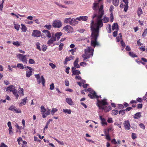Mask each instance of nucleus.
I'll return each instance as SVG.
<instances>
[{
	"label": "nucleus",
	"instance_id": "2f4dec72",
	"mask_svg": "<svg viewBox=\"0 0 147 147\" xmlns=\"http://www.w3.org/2000/svg\"><path fill=\"white\" fill-rule=\"evenodd\" d=\"M71 18H66L64 20L63 22L64 23L67 24L68 23L70 24V23L71 22Z\"/></svg>",
	"mask_w": 147,
	"mask_h": 147
},
{
	"label": "nucleus",
	"instance_id": "ea45409f",
	"mask_svg": "<svg viewBox=\"0 0 147 147\" xmlns=\"http://www.w3.org/2000/svg\"><path fill=\"white\" fill-rule=\"evenodd\" d=\"M106 29L108 30V32L109 33L111 32V25L110 24H108V26L107 27Z\"/></svg>",
	"mask_w": 147,
	"mask_h": 147
},
{
	"label": "nucleus",
	"instance_id": "a18cd8bd",
	"mask_svg": "<svg viewBox=\"0 0 147 147\" xmlns=\"http://www.w3.org/2000/svg\"><path fill=\"white\" fill-rule=\"evenodd\" d=\"M23 91L24 90L23 88L20 89V90H19L18 93L20 96H23L24 95Z\"/></svg>",
	"mask_w": 147,
	"mask_h": 147
},
{
	"label": "nucleus",
	"instance_id": "aec40b11",
	"mask_svg": "<svg viewBox=\"0 0 147 147\" xmlns=\"http://www.w3.org/2000/svg\"><path fill=\"white\" fill-rule=\"evenodd\" d=\"M42 32L45 33V34L46 36L50 38L51 37V34L50 32L47 30H43L42 31Z\"/></svg>",
	"mask_w": 147,
	"mask_h": 147
},
{
	"label": "nucleus",
	"instance_id": "6e6552de",
	"mask_svg": "<svg viewBox=\"0 0 147 147\" xmlns=\"http://www.w3.org/2000/svg\"><path fill=\"white\" fill-rule=\"evenodd\" d=\"M41 34V32L40 31L38 30H34L32 34V36L34 37H38L40 36Z\"/></svg>",
	"mask_w": 147,
	"mask_h": 147
},
{
	"label": "nucleus",
	"instance_id": "bf43d9fd",
	"mask_svg": "<svg viewBox=\"0 0 147 147\" xmlns=\"http://www.w3.org/2000/svg\"><path fill=\"white\" fill-rule=\"evenodd\" d=\"M120 42L122 47L123 48H124L125 46V43L123 42V40H121Z\"/></svg>",
	"mask_w": 147,
	"mask_h": 147
},
{
	"label": "nucleus",
	"instance_id": "052dcab7",
	"mask_svg": "<svg viewBox=\"0 0 147 147\" xmlns=\"http://www.w3.org/2000/svg\"><path fill=\"white\" fill-rule=\"evenodd\" d=\"M76 48H74L72 49H71L70 50V51L71 52V54L72 55H74V53L76 52Z\"/></svg>",
	"mask_w": 147,
	"mask_h": 147
},
{
	"label": "nucleus",
	"instance_id": "f03ea898",
	"mask_svg": "<svg viewBox=\"0 0 147 147\" xmlns=\"http://www.w3.org/2000/svg\"><path fill=\"white\" fill-rule=\"evenodd\" d=\"M87 90L90 93L89 94L88 96L91 99L94 98L98 99L99 97H101L100 95V96L97 95L95 91L91 88H88Z\"/></svg>",
	"mask_w": 147,
	"mask_h": 147
},
{
	"label": "nucleus",
	"instance_id": "9d476101",
	"mask_svg": "<svg viewBox=\"0 0 147 147\" xmlns=\"http://www.w3.org/2000/svg\"><path fill=\"white\" fill-rule=\"evenodd\" d=\"M63 29L68 33L72 32L73 31L72 27L69 25H67L64 26L63 28Z\"/></svg>",
	"mask_w": 147,
	"mask_h": 147
},
{
	"label": "nucleus",
	"instance_id": "20e7f679",
	"mask_svg": "<svg viewBox=\"0 0 147 147\" xmlns=\"http://www.w3.org/2000/svg\"><path fill=\"white\" fill-rule=\"evenodd\" d=\"M18 57L21 61L24 63L26 64L27 63V58L29 57L28 55H24L21 54H19L17 55Z\"/></svg>",
	"mask_w": 147,
	"mask_h": 147
},
{
	"label": "nucleus",
	"instance_id": "e2e57ef3",
	"mask_svg": "<svg viewBox=\"0 0 147 147\" xmlns=\"http://www.w3.org/2000/svg\"><path fill=\"white\" fill-rule=\"evenodd\" d=\"M124 11L125 12H126L128 8V5H124Z\"/></svg>",
	"mask_w": 147,
	"mask_h": 147
},
{
	"label": "nucleus",
	"instance_id": "58836bf2",
	"mask_svg": "<svg viewBox=\"0 0 147 147\" xmlns=\"http://www.w3.org/2000/svg\"><path fill=\"white\" fill-rule=\"evenodd\" d=\"M146 36H147V28L144 30L142 34V36L143 37H145Z\"/></svg>",
	"mask_w": 147,
	"mask_h": 147
},
{
	"label": "nucleus",
	"instance_id": "f257e3e1",
	"mask_svg": "<svg viewBox=\"0 0 147 147\" xmlns=\"http://www.w3.org/2000/svg\"><path fill=\"white\" fill-rule=\"evenodd\" d=\"M95 11L92 18L94 19L95 18H96L95 23L94 24V20H92L90 24L92 31L91 45L94 47L99 45L97 41V39L98 35L99 29L103 26L102 20L105 23H107L109 21L108 18L104 17L103 19H102L104 14L102 5H101L97 10Z\"/></svg>",
	"mask_w": 147,
	"mask_h": 147
},
{
	"label": "nucleus",
	"instance_id": "4be33fe9",
	"mask_svg": "<svg viewBox=\"0 0 147 147\" xmlns=\"http://www.w3.org/2000/svg\"><path fill=\"white\" fill-rule=\"evenodd\" d=\"M66 102L70 105H72L74 104V102L72 99L70 98H66Z\"/></svg>",
	"mask_w": 147,
	"mask_h": 147
},
{
	"label": "nucleus",
	"instance_id": "f3484780",
	"mask_svg": "<svg viewBox=\"0 0 147 147\" xmlns=\"http://www.w3.org/2000/svg\"><path fill=\"white\" fill-rule=\"evenodd\" d=\"M62 33L61 32H57L55 33V38L56 39V40H58L60 38V37L62 36Z\"/></svg>",
	"mask_w": 147,
	"mask_h": 147
},
{
	"label": "nucleus",
	"instance_id": "0eeeda50",
	"mask_svg": "<svg viewBox=\"0 0 147 147\" xmlns=\"http://www.w3.org/2000/svg\"><path fill=\"white\" fill-rule=\"evenodd\" d=\"M25 68H26V69L27 70L26 72V76L27 77H30L32 75V69L30 67H25Z\"/></svg>",
	"mask_w": 147,
	"mask_h": 147
},
{
	"label": "nucleus",
	"instance_id": "0e129e2a",
	"mask_svg": "<svg viewBox=\"0 0 147 147\" xmlns=\"http://www.w3.org/2000/svg\"><path fill=\"white\" fill-rule=\"evenodd\" d=\"M65 84L66 86H68L69 85V81L67 80H65Z\"/></svg>",
	"mask_w": 147,
	"mask_h": 147
},
{
	"label": "nucleus",
	"instance_id": "b1692460",
	"mask_svg": "<svg viewBox=\"0 0 147 147\" xmlns=\"http://www.w3.org/2000/svg\"><path fill=\"white\" fill-rule=\"evenodd\" d=\"M74 57V56L72 55L70 56V57H67L65 59V61L64 62V64H66L67 61H69L72 59H73Z\"/></svg>",
	"mask_w": 147,
	"mask_h": 147
},
{
	"label": "nucleus",
	"instance_id": "338daca9",
	"mask_svg": "<svg viewBox=\"0 0 147 147\" xmlns=\"http://www.w3.org/2000/svg\"><path fill=\"white\" fill-rule=\"evenodd\" d=\"M54 88V86L53 83H52L50 85V89L51 90H53Z\"/></svg>",
	"mask_w": 147,
	"mask_h": 147
},
{
	"label": "nucleus",
	"instance_id": "f8f14e48",
	"mask_svg": "<svg viewBox=\"0 0 147 147\" xmlns=\"http://www.w3.org/2000/svg\"><path fill=\"white\" fill-rule=\"evenodd\" d=\"M123 125L125 129L129 130L130 129V126L129 121L126 120L124 121Z\"/></svg>",
	"mask_w": 147,
	"mask_h": 147
},
{
	"label": "nucleus",
	"instance_id": "c9c22d12",
	"mask_svg": "<svg viewBox=\"0 0 147 147\" xmlns=\"http://www.w3.org/2000/svg\"><path fill=\"white\" fill-rule=\"evenodd\" d=\"M21 29L22 31L24 32H26L27 30L26 27L23 24H21Z\"/></svg>",
	"mask_w": 147,
	"mask_h": 147
},
{
	"label": "nucleus",
	"instance_id": "473e14b6",
	"mask_svg": "<svg viewBox=\"0 0 147 147\" xmlns=\"http://www.w3.org/2000/svg\"><path fill=\"white\" fill-rule=\"evenodd\" d=\"M129 55L131 57H137L138 56L137 55H136L133 52H129Z\"/></svg>",
	"mask_w": 147,
	"mask_h": 147
},
{
	"label": "nucleus",
	"instance_id": "f704fd0d",
	"mask_svg": "<svg viewBox=\"0 0 147 147\" xmlns=\"http://www.w3.org/2000/svg\"><path fill=\"white\" fill-rule=\"evenodd\" d=\"M63 111L65 113H67L69 114H70L71 112V111L70 109H63Z\"/></svg>",
	"mask_w": 147,
	"mask_h": 147
},
{
	"label": "nucleus",
	"instance_id": "393cba45",
	"mask_svg": "<svg viewBox=\"0 0 147 147\" xmlns=\"http://www.w3.org/2000/svg\"><path fill=\"white\" fill-rule=\"evenodd\" d=\"M99 118L100 119L101 121V123L102 125H107V123L105 118H102L101 116H99Z\"/></svg>",
	"mask_w": 147,
	"mask_h": 147
},
{
	"label": "nucleus",
	"instance_id": "69168bd1",
	"mask_svg": "<svg viewBox=\"0 0 147 147\" xmlns=\"http://www.w3.org/2000/svg\"><path fill=\"white\" fill-rule=\"evenodd\" d=\"M139 126L140 127L143 129H144L145 128V127L144 125L143 124L141 123L139 124Z\"/></svg>",
	"mask_w": 147,
	"mask_h": 147
},
{
	"label": "nucleus",
	"instance_id": "3c124183",
	"mask_svg": "<svg viewBox=\"0 0 147 147\" xmlns=\"http://www.w3.org/2000/svg\"><path fill=\"white\" fill-rule=\"evenodd\" d=\"M63 45H64V44H63L62 43H61L59 45V51H61L62 50L63 48Z\"/></svg>",
	"mask_w": 147,
	"mask_h": 147
},
{
	"label": "nucleus",
	"instance_id": "2eb2a0df",
	"mask_svg": "<svg viewBox=\"0 0 147 147\" xmlns=\"http://www.w3.org/2000/svg\"><path fill=\"white\" fill-rule=\"evenodd\" d=\"M88 17L87 16H81L76 18V19L79 21H86L88 20Z\"/></svg>",
	"mask_w": 147,
	"mask_h": 147
},
{
	"label": "nucleus",
	"instance_id": "9b49d317",
	"mask_svg": "<svg viewBox=\"0 0 147 147\" xmlns=\"http://www.w3.org/2000/svg\"><path fill=\"white\" fill-rule=\"evenodd\" d=\"M8 109L17 113H21V111L20 109H17L13 105L9 107Z\"/></svg>",
	"mask_w": 147,
	"mask_h": 147
},
{
	"label": "nucleus",
	"instance_id": "13d9d810",
	"mask_svg": "<svg viewBox=\"0 0 147 147\" xmlns=\"http://www.w3.org/2000/svg\"><path fill=\"white\" fill-rule=\"evenodd\" d=\"M47 49V47L45 45H43L42 47V49L43 51H45Z\"/></svg>",
	"mask_w": 147,
	"mask_h": 147
},
{
	"label": "nucleus",
	"instance_id": "72a5a7b5",
	"mask_svg": "<svg viewBox=\"0 0 147 147\" xmlns=\"http://www.w3.org/2000/svg\"><path fill=\"white\" fill-rule=\"evenodd\" d=\"M40 109L41 110V112L42 116L44 114L46 111V109H45L43 106H41L40 107Z\"/></svg>",
	"mask_w": 147,
	"mask_h": 147
},
{
	"label": "nucleus",
	"instance_id": "8fccbe9b",
	"mask_svg": "<svg viewBox=\"0 0 147 147\" xmlns=\"http://www.w3.org/2000/svg\"><path fill=\"white\" fill-rule=\"evenodd\" d=\"M59 144H61V145H64V143H63V142H61L59 141V140H58L56 138H53Z\"/></svg>",
	"mask_w": 147,
	"mask_h": 147
},
{
	"label": "nucleus",
	"instance_id": "6ab92c4d",
	"mask_svg": "<svg viewBox=\"0 0 147 147\" xmlns=\"http://www.w3.org/2000/svg\"><path fill=\"white\" fill-rule=\"evenodd\" d=\"M141 114V112H139L137 113L134 114L133 117L134 119H138L141 117L142 116Z\"/></svg>",
	"mask_w": 147,
	"mask_h": 147
},
{
	"label": "nucleus",
	"instance_id": "412c9836",
	"mask_svg": "<svg viewBox=\"0 0 147 147\" xmlns=\"http://www.w3.org/2000/svg\"><path fill=\"white\" fill-rule=\"evenodd\" d=\"M77 20L72 18L71 19L70 24L72 25H75L76 24H78V22L77 21Z\"/></svg>",
	"mask_w": 147,
	"mask_h": 147
},
{
	"label": "nucleus",
	"instance_id": "4468645a",
	"mask_svg": "<svg viewBox=\"0 0 147 147\" xmlns=\"http://www.w3.org/2000/svg\"><path fill=\"white\" fill-rule=\"evenodd\" d=\"M56 40V39L55 38V37L52 36L51 38L48 41L47 43L49 46L53 43Z\"/></svg>",
	"mask_w": 147,
	"mask_h": 147
},
{
	"label": "nucleus",
	"instance_id": "603ef678",
	"mask_svg": "<svg viewBox=\"0 0 147 147\" xmlns=\"http://www.w3.org/2000/svg\"><path fill=\"white\" fill-rule=\"evenodd\" d=\"M49 65L53 69H54L56 67L55 65L53 63H49Z\"/></svg>",
	"mask_w": 147,
	"mask_h": 147
},
{
	"label": "nucleus",
	"instance_id": "c756f323",
	"mask_svg": "<svg viewBox=\"0 0 147 147\" xmlns=\"http://www.w3.org/2000/svg\"><path fill=\"white\" fill-rule=\"evenodd\" d=\"M12 92L13 94L15 96L16 99H18L19 96V95L18 93L17 90L15 89H13V90H12Z\"/></svg>",
	"mask_w": 147,
	"mask_h": 147
},
{
	"label": "nucleus",
	"instance_id": "4c0bfd02",
	"mask_svg": "<svg viewBox=\"0 0 147 147\" xmlns=\"http://www.w3.org/2000/svg\"><path fill=\"white\" fill-rule=\"evenodd\" d=\"M17 67L21 69H23L24 68V65L21 63H18L17 65Z\"/></svg>",
	"mask_w": 147,
	"mask_h": 147
},
{
	"label": "nucleus",
	"instance_id": "c85d7f7f",
	"mask_svg": "<svg viewBox=\"0 0 147 147\" xmlns=\"http://www.w3.org/2000/svg\"><path fill=\"white\" fill-rule=\"evenodd\" d=\"M102 110H104L105 112H107L111 110V106H109L108 107H104L103 109H101Z\"/></svg>",
	"mask_w": 147,
	"mask_h": 147
},
{
	"label": "nucleus",
	"instance_id": "a19ab883",
	"mask_svg": "<svg viewBox=\"0 0 147 147\" xmlns=\"http://www.w3.org/2000/svg\"><path fill=\"white\" fill-rule=\"evenodd\" d=\"M73 73H72V75H78L80 74V71L76 70L75 71H74Z\"/></svg>",
	"mask_w": 147,
	"mask_h": 147
},
{
	"label": "nucleus",
	"instance_id": "5701e85b",
	"mask_svg": "<svg viewBox=\"0 0 147 147\" xmlns=\"http://www.w3.org/2000/svg\"><path fill=\"white\" fill-rule=\"evenodd\" d=\"M27 100V97H25L23 99H22V102L20 103L19 106H22L23 105H25L26 103Z\"/></svg>",
	"mask_w": 147,
	"mask_h": 147
},
{
	"label": "nucleus",
	"instance_id": "6e6d98bb",
	"mask_svg": "<svg viewBox=\"0 0 147 147\" xmlns=\"http://www.w3.org/2000/svg\"><path fill=\"white\" fill-rule=\"evenodd\" d=\"M136 100L137 102H142V98H136Z\"/></svg>",
	"mask_w": 147,
	"mask_h": 147
},
{
	"label": "nucleus",
	"instance_id": "7ed1b4c3",
	"mask_svg": "<svg viewBox=\"0 0 147 147\" xmlns=\"http://www.w3.org/2000/svg\"><path fill=\"white\" fill-rule=\"evenodd\" d=\"M97 106L99 107V109H103L104 107L103 106L107 105H108L107 102V99H104L101 100L97 99Z\"/></svg>",
	"mask_w": 147,
	"mask_h": 147
},
{
	"label": "nucleus",
	"instance_id": "cd10ccee",
	"mask_svg": "<svg viewBox=\"0 0 147 147\" xmlns=\"http://www.w3.org/2000/svg\"><path fill=\"white\" fill-rule=\"evenodd\" d=\"M13 87L14 86L12 85L7 87L6 88V91L9 93L12 92V90H13V89H14V88H13Z\"/></svg>",
	"mask_w": 147,
	"mask_h": 147
},
{
	"label": "nucleus",
	"instance_id": "774afa93",
	"mask_svg": "<svg viewBox=\"0 0 147 147\" xmlns=\"http://www.w3.org/2000/svg\"><path fill=\"white\" fill-rule=\"evenodd\" d=\"M0 147H8V146L3 143H1L0 144Z\"/></svg>",
	"mask_w": 147,
	"mask_h": 147
},
{
	"label": "nucleus",
	"instance_id": "ddd939ff",
	"mask_svg": "<svg viewBox=\"0 0 147 147\" xmlns=\"http://www.w3.org/2000/svg\"><path fill=\"white\" fill-rule=\"evenodd\" d=\"M101 0H98V2H95L93 4L92 9L94 11L96 10L99 8V3Z\"/></svg>",
	"mask_w": 147,
	"mask_h": 147
},
{
	"label": "nucleus",
	"instance_id": "5fc2aeb1",
	"mask_svg": "<svg viewBox=\"0 0 147 147\" xmlns=\"http://www.w3.org/2000/svg\"><path fill=\"white\" fill-rule=\"evenodd\" d=\"M28 62L30 64H33L35 63V61L33 59H30L28 61Z\"/></svg>",
	"mask_w": 147,
	"mask_h": 147
},
{
	"label": "nucleus",
	"instance_id": "a878e982",
	"mask_svg": "<svg viewBox=\"0 0 147 147\" xmlns=\"http://www.w3.org/2000/svg\"><path fill=\"white\" fill-rule=\"evenodd\" d=\"M78 61L79 59L77 58L74 63V66L76 68H79L80 67V65L78 64Z\"/></svg>",
	"mask_w": 147,
	"mask_h": 147
},
{
	"label": "nucleus",
	"instance_id": "680f3d73",
	"mask_svg": "<svg viewBox=\"0 0 147 147\" xmlns=\"http://www.w3.org/2000/svg\"><path fill=\"white\" fill-rule=\"evenodd\" d=\"M125 112V110H120L119 112V114H121L122 115H123Z\"/></svg>",
	"mask_w": 147,
	"mask_h": 147
},
{
	"label": "nucleus",
	"instance_id": "dca6fc26",
	"mask_svg": "<svg viewBox=\"0 0 147 147\" xmlns=\"http://www.w3.org/2000/svg\"><path fill=\"white\" fill-rule=\"evenodd\" d=\"M93 50L94 51V49H92L91 47H88L85 49V52L86 54H91V51Z\"/></svg>",
	"mask_w": 147,
	"mask_h": 147
},
{
	"label": "nucleus",
	"instance_id": "79ce46f5",
	"mask_svg": "<svg viewBox=\"0 0 147 147\" xmlns=\"http://www.w3.org/2000/svg\"><path fill=\"white\" fill-rule=\"evenodd\" d=\"M44 27L49 30H50L52 28V25L51 24L45 25L44 26Z\"/></svg>",
	"mask_w": 147,
	"mask_h": 147
},
{
	"label": "nucleus",
	"instance_id": "e433bc0d",
	"mask_svg": "<svg viewBox=\"0 0 147 147\" xmlns=\"http://www.w3.org/2000/svg\"><path fill=\"white\" fill-rule=\"evenodd\" d=\"M137 13L138 16L140 17V15L142 14L143 13L142 9L141 8H140L138 9V10Z\"/></svg>",
	"mask_w": 147,
	"mask_h": 147
},
{
	"label": "nucleus",
	"instance_id": "37998d69",
	"mask_svg": "<svg viewBox=\"0 0 147 147\" xmlns=\"http://www.w3.org/2000/svg\"><path fill=\"white\" fill-rule=\"evenodd\" d=\"M118 113V111L116 110H113L112 111V114L114 115H116Z\"/></svg>",
	"mask_w": 147,
	"mask_h": 147
},
{
	"label": "nucleus",
	"instance_id": "864d4df0",
	"mask_svg": "<svg viewBox=\"0 0 147 147\" xmlns=\"http://www.w3.org/2000/svg\"><path fill=\"white\" fill-rule=\"evenodd\" d=\"M20 27V25L16 24H15L14 26L15 29L18 31L19 30Z\"/></svg>",
	"mask_w": 147,
	"mask_h": 147
},
{
	"label": "nucleus",
	"instance_id": "de8ad7c7",
	"mask_svg": "<svg viewBox=\"0 0 147 147\" xmlns=\"http://www.w3.org/2000/svg\"><path fill=\"white\" fill-rule=\"evenodd\" d=\"M57 111V109L56 108H53L51 110V114L53 115L54 113Z\"/></svg>",
	"mask_w": 147,
	"mask_h": 147
},
{
	"label": "nucleus",
	"instance_id": "7c9ffc66",
	"mask_svg": "<svg viewBox=\"0 0 147 147\" xmlns=\"http://www.w3.org/2000/svg\"><path fill=\"white\" fill-rule=\"evenodd\" d=\"M113 4L115 6H117L119 5V0H112Z\"/></svg>",
	"mask_w": 147,
	"mask_h": 147
},
{
	"label": "nucleus",
	"instance_id": "423d86ee",
	"mask_svg": "<svg viewBox=\"0 0 147 147\" xmlns=\"http://www.w3.org/2000/svg\"><path fill=\"white\" fill-rule=\"evenodd\" d=\"M52 25L53 27L59 28L62 26V23L60 20H57L54 21Z\"/></svg>",
	"mask_w": 147,
	"mask_h": 147
},
{
	"label": "nucleus",
	"instance_id": "c03bdc74",
	"mask_svg": "<svg viewBox=\"0 0 147 147\" xmlns=\"http://www.w3.org/2000/svg\"><path fill=\"white\" fill-rule=\"evenodd\" d=\"M40 43L38 42H37L36 44V48L40 51L41 50V49L40 46Z\"/></svg>",
	"mask_w": 147,
	"mask_h": 147
},
{
	"label": "nucleus",
	"instance_id": "49530a36",
	"mask_svg": "<svg viewBox=\"0 0 147 147\" xmlns=\"http://www.w3.org/2000/svg\"><path fill=\"white\" fill-rule=\"evenodd\" d=\"M64 3L67 5L73 4L74 3V2L73 1H65Z\"/></svg>",
	"mask_w": 147,
	"mask_h": 147
},
{
	"label": "nucleus",
	"instance_id": "1a4fd4ad",
	"mask_svg": "<svg viewBox=\"0 0 147 147\" xmlns=\"http://www.w3.org/2000/svg\"><path fill=\"white\" fill-rule=\"evenodd\" d=\"M86 55H83L82 57L83 58V61H87V59L91 57H92L93 54V50L91 51V54H86Z\"/></svg>",
	"mask_w": 147,
	"mask_h": 147
},
{
	"label": "nucleus",
	"instance_id": "4d7b16f0",
	"mask_svg": "<svg viewBox=\"0 0 147 147\" xmlns=\"http://www.w3.org/2000/svg\"><path fill=\"white\" fill-rule=\"evenodd\" d=\"M132 138L134 140L137 138L136 134L134 133H132L131 135Z\"/></svg>",
	"mask_w": 147,
	"mask_h": 147
},
{
	"label": "nucleus",
	"instance_id": "09e8293b",
	"mask_svg": "<svg viewBox=\"0 0 147 147\" xmlns=\"http://www.w3.org/2000/svg\"><path fill=\"white\" fill-rule=\"evenodd\" d=\"M12 44L13 45L17 46H19L20 45L19 42L18 41L13 42Z\"/></svg>",
	"mask_w": 147,
	"mask_h": 147
},
{
	"label": "nucleus",
	"instance_id": "bb28decb",
	"mask_svg": "<svg viewBox=\"0 0 147 147\" xmlns=\"http://www.w3.org/2000/svg\"><path fill=\"white\" fill-rule=\"evenodd\" d=\"M112 29L113 30H118V26L117 23H114L112 26Z\"/></svg>",
	"mask_w": 147,
	"mask_h": 147
},
{
	"label": "nucleus",
	"instance_id": "a211bd4d",
	"mask_svg": "<svg viewBox=\"0 0 147 147\" xmlns=\"http://www.w3.org/2000/svg\"><path fill=\"white\" fill-rule=\"evenodd\" d=\"M51 109L47 108L46 109V111L42 116L43 118H45L47 116L50 115L51 113Z\"/></svg>",
	"mask_w": 147,
	"mask_h": 147
},
{
	"label": "nucleus",
	"instance_id": "39448f33",
	"mask_svg": "<svg viewBox=\"0 0 147 147\" xmlns=\"http://www.w3.org/2000/svg\"><path fill=\"white\" fill-rule=\"evenodd\" d=\"M35 77L37 79V81L38 82V84H40L41 83V82L43 86H44L45 81V79L44 78L43 76H41V81L40 76L39 74L35 75Z\"/></svg>",
	"mask_w": 147,
	"mask_h": 147
}]
</instances>
